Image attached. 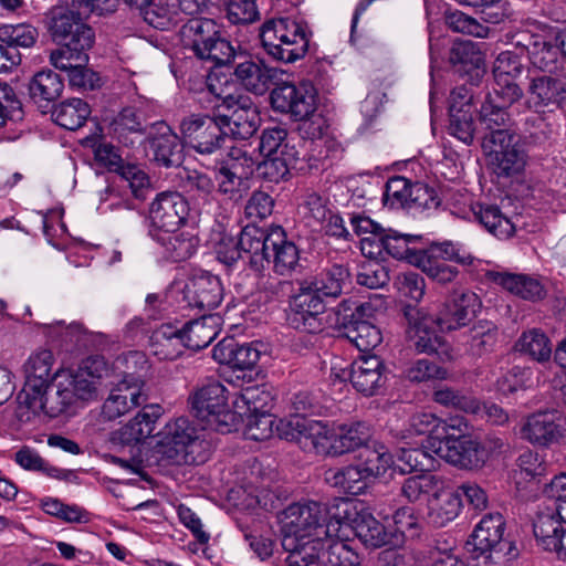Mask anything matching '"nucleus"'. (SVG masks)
Wrapping results in <instances>:
<instances>
[{
	"label": "nucleus",
	"instance_id": "f257e3e1",
	"mask_svg": "<svg viewBox=\"0 0 566 566\" xmlns=\"http://www.w3.org/2000/svg\"><path fill=\"white\" fill-rule=\"evenodd\" d=\"M327 505L315 502H297L289 505L280 517L282 547L293 551L301 542L323 544V539H333L335 523L327 524Z\"/></svg>",
	"mask_w": 566,
	"mask_h": 566
},
{
	"label": "nucleus",
	"instance_id": "f03ea898",
	"mask_svg": "<svg viewBox=\"0 0 566 566\" xmlns=\"http://www.w3.org/2000/svg\"><path fill=\"white\" fill-rule=\"evenodd\" d=\"M157 436V452L170 464L198 465L209 458V443L187 418L168 422Z\"/></svg>",
	"mask_w": 566,
	"mask_h": 566
},
{
	"label": "nucleus",
	"instance_id": "7ed1b4c3",
	"mask_svg": "<svg viewBox=\"0 0 566 566\" xmlns=\"http://www.w3.org/2000/svg\"><path fill=\"white\" fill-rule=\"evenodd\" d=\"M259 38L265 53L283 63L303 59L310 44L306 24L290 17L266 20L260 27Z\"/></svg>",
	"mask_w": 566,
	"mask_h": 566
},
{
	"label": "nucleus",
	"instance_id": "20e7f679",
	"mask_svg": "<svg viewBox=\"0 0 566 566\" xmlns=\"http://www.w3.org/2000/svg\"><path fill=\"white\" fill-rule=\"evenodd\" d=\"M179 35L184 48L210 62L211 67L226 65L235 55V49L222 36L220 27L212 19L191 18L180 28Z\"/></svg>",
	"mask_w": 566,
	"mask_h": 566
},
{
	"label": "nucleus",
	"instance_id": "39448f33",
	"mask_svg": "<svg viewBox=\"0 0 566 566\" xmlns=\"http://www.w3.org/2000/svg\"><path fill=\"white\" fill-rule=\"evenodd\" d=\"M504 530L505 521L500 513H489L481 518L467 542L473 566H505L511 544L503 537Z\"/></svg>",
	"mask_w": 566,
	"mask_h": 566
},
{
	"label": "nucleus",
	"instance_id": "423d86ee",
	"mask_svg": "<svg viewBox=\"0 0 566 566\" xmlns=\"http://www.w3.org/2000/svg\"><path fill=\"white\" fill-rule=\"evenodd\" d=\"M157 418V415L144 408L126 424L113 431L109 442L114 449L128 448L129 455H111V462L130 473L139 474L144 469L140 444L154 432Z\"/></svg>",
	"mask_w": 566,
	"mask_h": 566
},
{
	"label": "nucleus",
	"instance_id": "0eeeda50",
	"mask_svg": "<svg viewBox=\"0 0 566 566\" xmlns=\"http://www.w3.org/2000/svg\"><path fill=\"white\" fill-rule=\"evenodd\" d=\"M271 102L276 111L290 114L295 120L304 122L300 129L307 127L306 134L311 138L322 135L319 126L314 122H308L310 117L317 107V91L311 82H301L298 84L284 83L271 93Z\"/></svg>",
	"mask_w": 566,
	"mask_h": 566
},
{
	"label": "nucleus",
	"instance_id": "6e6552de",
	"mask_svg": "<svg viewBox=\"0 0 566 566\" xmlns=\"http://www.w3.org/2000/svg\"><path fill=\"white\" fill-rule=\"evenodd\" d=\"M518 139L516 133L507 130H497L483 137L482 148L497 177H514L524 170L526 156L518 148Z\"/></svg>",
	"mask_w": 566,
	"mask_h": 566
},
{
	"label": "nucleus",
	"instance_id": "1a4fd4ad",
	"mask_svg": "<svg viewBox=\"0 0 566 566\" xmlns=\"http://www.w3.org/2000/svg\"><path fill=\"white\" fill-rule=\"evenodd\" d=\"M226 391V387L220 381L211 380L189 397L195 417L219 431H229L228 420L233 417L229 410Z\"/></svg>",
	"mask_w": 566,
	"mask_h": 566
},
{
	"label": "nucleus",
	"instance_id": "9d476101",
	"mask_svg": "<svg viewBox=\"0 0 566 566\" xmlns=\"http://www.w3.org/2000/svg\"><path fill=\"white\" fill-rule=\"evenodd\" d=\"M403 316L407 321V337L418 353L436 354L447 360L453 358L450 347L436 334L437 324L426 308L406 305Z\"/></svg>",
	"mask_w": 566,
	"mask_h": 566
},
{
	"label": "nucleus",
	"instance_id": "9b49d317",
	"mask_svg": "<svg viewBox=\"0 0 566 566\" xmlns=\"http://www.w3.org/2000/svg\"><path fill=\"white\" fill-rule=\"evenodd\" d=\"M179 129L185 145L201 155L214 154L227 138L219 116L191 114L181 119Z\"/></svg>",
	"mask_w": 566,
	"mask_h": 566
},
{
	"label": "nucleus",
	"instance_id": "f8f14e48",
	"mask_svg": "<svg viewBox=\"0 0 566 566\" xmlns=\"http://www.w3.org/2000/svg\"><path fill=\"white\" fill-rule=\"evenodd\" d=\"M211 92L222 99L220 106L228 111L219 115L223 128H228L229 133L238 139L244 140L252 137L260 125L259 111L252 99L243 94L222 95L212 86Z\"/></svg>",
	"mask_w": 566,
	"mask_h": 566
},
{
	"label": "nucleus",
	"instance_id": "ddd939ff",
	"mask_svg": "<svg viewBox=\"0 0 566 566\" xmlns=\"http://www.w3.org/2000/svg\"><path fill=\"white\" fill-rule=\"evenodd\" d=\"M96 161L108 171L118 174L128 182V186L136 200H145L149 188L147 174L135 164H126L119 148L113 144L101 140L94 147Z\"/></svg>",
	"mask_w": 566,
	"mask_h": 566
},
{
	"label": "nucleus",
	"instance_id": "4468645a",
	"mask_svg": "<svg viewBox=\"0 0 566 566\" xmlns=\"http://www.w3.org/2000/svg\"><path fill=\"white\" fill-rule=\"evenodd\" d=\"M522 434L530 443L539 447L559 443L566 434V417L555 409L537 411L527 417Z\"/></svg>",
	"mask_w": 566,
	"mask_h": 566
},
{
	"label": "nucleus",
	"instance_id": "2eb2a0df",
	"mask_svg": "<svg viewBox=\"0 0 566 566\" xmlns=\"http://www.w3.org/2000/svg\"><path fill=\"white\" fill-rule=\"evenodd\" d=\"M431 447L434 455L463 469L480 468L485 460L484 448L467 437L436 439Z\"/></svg>",
	"mask_w": 566,
	"mask_h": 566
},
{
	"label": "nucleus",
	"instance_id": "dca6fc26",
	"mask_svg": "<svg viewBox=\"0 0 566 566\" xmlns=\"http://www.w3.org/2000/svg\"><path fill=\"white\" fill-rule=\"evenodd\" d=\"M481 306L479 296L468 290H454L439 313L433 316L441 332H452L465 326Z\"/></svg>",
	"mask_w": 566,
	"mask_h": 566
},
{
	"label": "nucleus",
	"instance_id": "f3484780",
	"mask_svg": "<svg viewBox=\"0 0 566 566\" xmlns=\"http://www.w3.org/2000/svg\"><path fill=\"white\" fill-rule=\"evenodd\" d=\"M339 377L348 378L353 387L365 396L378 394L387 380L385 365L376 355L358 357L348 369L342 370Z\"/></svg>",
	"mask_w": 566,
	"mask_h": 566
},
{
	"label": "nucleus",
	"instance_id": "a211bd4d",
	"mask_svg": "<svg viewBox=\"0 0 566 566\" xmlns=\"http://www.w3.org/2000/svg\"><path fill=\"white\" fill-rule=\"evenodd\" d=\"M112 387L102 406V416L115 420L146 403L148 395L143 385L127 381H111Z\"/></svg>",
	"mask_w": 566,
	"mask_h": 566
},
{
	"label": "nucleus",
	"instance_id": "6ab92c4d",
	"mask_svg": "<svg viewBox=\"0 0 566 566\" xmlns=\"http://www.w3.org/2000/svg\"><path fill=\"white\" fill-rule=\"evenodd\" d=\"M373 311L371 304L359 303L344 323L345 337L360 352H369L382 340L379 328L368 321Z\"/></svg>",
	"mask_w": 566,
	"mask_h": 566
},
{
	"label": "nucleus",
	"instance_id": "aec40b11",
	"mask_svg": "<svg viewBox=\"0 0 566 566\" xmlns=\"http://www.w3.org/2000/svg\"><path fill=\"white\" fill-rule=\"evenodd\" d=\"M224 290L219 276L202 272L192 276L185 286L184 300L191 308L210 312L223 300Z\"/></svg>",
	"mask_w": 566,
	"mask_h": 566
},
{
	"label": "nucleus",
	"instance_id": "412c9836",
	"mask_svg": "<svg viewBox=\"0 0 566 566\" xmlns=\"http://www.w3.org/2000/svg\"><path fill=\"white\" fill-rule=\"evenodd\" d=\"M153 159L157 165L179 167L185 158L184 140L166 124H158L157 134L148 138Z\"/></svg>",
	"mask_w": 566,
	"mask_h": 566
},
{
	"label": "nucleus",
	"instance_id": "4be33fe9",
	"mask_svg": "<svg viewBox=\"0 0 566 566\" xmlns=\"http://www.w3.org/2000/svg\"><path fill=\"white\" fill-rule=\"evenodd\" d=\"M269 240L270 230L253 223L247 224L240 232L238 245L242 253L248 254L250 266L255 271H261L271 263Z\"/></svg>",
	"mask_w": 566,
	"mask_h": 566
},
{
	"label": "nucleus",
	"instance_id": "5701e85b",
	"mask_svg": "<svg viewBox=\"0 0 566 566\" xmlns=\"http://www.w3.org/2000/svg\"><path fill=\"white\" fill-rule=\"evenodd\" d=\"M234 76L245 90L263 95L277 80L279 70L263 61L245 60L235 66Z\"/></svg>",
	"mask_w": 566,
	"mask_h": 566
},
{
	"label": "nucleus",
	"instance_id": "b1692460",
	"mask_svg": "<svg viewBox=\"0 0 566 566\" xmlns=\"http://www.w3.org/2000/svg\"><path fill=\"white\" fill-rule=\"evenodd\" d=\"M533 533L543 549L566 560V527L556 521L555 515H538L533 523Z\"/></svg>",
	"mask_w": 566,
	"mask_h": 566
},
{
	"label": "nucleus",
	"instance_id": "393cba45",
	"mask_svg": "<svg viewBox=\"0 0 566 566\" xmlns=\"http://www.w3.org/2000/svg\"><path fill=\"white\" fill-rule=\"evenodd\" d=\"M269 252L273 270L280 275L290 274L298 266L300 252L294 242L287 240L282 227L270 229Z\"/></svg>",
	"mask_w": 566,
	"mask_h": 566
},
{
	"label": "nucleus",
	"instance_id": "a878e982",
	"mask_svg": "<svg viewBox=\"0 0 566 566\" xmlns=\"http://www.w3.org/2000/svg\"><path fill=\"white\" fill-rule=\"evenodd\" d=\"M368 506L363 501L356 499H335L331 505L327 506V524H334L336 534L333 535V539H343L345 536L342 534L344 526L350 527L355 531L359 520L368 511ZM343 542V541H339Z\"/></svg>",
	"mask_w": 566,
	"mask_h": 566
},
{
	"label": "nucleus",
	"instance_id": "bb28decb",
	"mask_svg": "<svg viewBox=\"0 0 566 566\" xmlns=\"http://www.w3.org/2000/svg\"><path fill=\"white\" fill-rule=\"evenodd\" d=\"M369 426L361 421L343 423L331 430L329 453L340 455L367 443Z\"/></svg>",
	"mask_w": 566,
	"mask_h": 566
},
{
	"label": "nucleus",
	"instance_id": "cd10ccee",
	"mask_svg": "<svg viewBox=\"0 0 566 566\" xmlns=\"http://www.w3.org/2000/svg\"><path fill=\"white\" fill-rule=\"evenodd\" d=\"M461 509L460 493L448 490L446 485L428 502V523L434 527H444L459 516Z\"/></svg>",
	"mask_w": 566,
	"mask_h": 566
},
{
	"label": "nucleus",
	"instance_id": "c85d7f7f",
	"mask_svg": "<svg viewBox=\"0 0 566 566\" xmlns=\"http://www.w3.org/2000/svg\"><path fill=\"white\" fill-rule=\"evenodd\" d=\"M219 321L217 315H202L179 328L186 348L200 350L209 346L219 334Z\"/></svg>",
	"mask_w": 566,
	"mask_h": 566
},
{
	"label": "nucleus",
	"instance_id": "c756f323",
	"mask_svg": "<svg viewBox=\"0 0 566 566\" xmlns=\"http://www.w3.org/2000/svg\"><path fill=\"white\" fill-rule=\"evenodd\" d=\"M565 92L566 81L559 76H539L533 78L530 84L527 103L536 109L556 105Z\"/></svg>",
	"mask_w": 566,
	"mask_h": 566
},
{
	"label": "nucleus",
	"instance_id": "7c9ffc66",
	"mask_svg": "<svg viewBox=\"0 0 566 566\" xmlns=\"http://www.w3.org/2000/svg\"><path fill=\"white\" fill-rule=\"evenodd\" d=\"M145 133L144 123L135 107H124L109 123V134L124 146H133L136 136Z\"/></svg>",
	"mask_w": 566,
	"mask_h": 566
},
{
	"label": "nucleus",
	"instance_id": "2f4dec72",
	"mask_svg": "<svg viewBox=\"0 0 566 566\" xmlns=\"http://www.w3.org/2000/svg\"><path fill=\"white\" fill-rule=\"evenodd\" d=\"M149 369L147 357L144 353L132 350L123 354L113 361L112 371L118 381L137 382L146 389L145 376Z\"/></svg>",
	"mask_w": 566,
	"mask_h": 566
},
{
	"label": "nucleus",
	"instance_id": "473e14b6",
	"mask_svg": "<svg viewBox=\"0 0 566 566\" xmlns=\"http://www.w3.org/2000/svg\"><path fill=\"white\" fill-rule=\"evenodd\" d=\"M556 32L551 31L543 42H535L528 44L531 46V62L532 64L543 72L558 75L560 63H564L560 45L554 40L553 34Z\"/></svg>",
	"mask_w": 566,
	"mask_h": 566
},
{
	"label": "nucleus",
	"instance_id": "72a5a7b5",
	"mask_svg": "<svg viewBox=\"0 0 566 566\" xmlns=\"http://www.w3.org/2000/svg\"><path fill=\"white\" fill-rule=\"evenodd\" d=\"M273 396L264 386L243 388L233 400L234 412L240 417L270 412Z\"/></svg>",
	"mask_w": 566,
	"mask_h": 566
},
{
	"label": "nucleus",
	"instance_id": "f704fd0d",
	"mask_svg": "<svg viewBox=\"0 0 566 566\" xmlns=\"http://www.w3.org/2000/svg\"><path fill=\"white\" fill-rule=\"evenodd\" d=\"M446 480L437 474L421 473L409 476L403 480L400 494L410 503L424 500L427 496L434 494L446 486Z\"/></svg>",
	"mask_w": 566,
	"mask_h": 566
},
{
	"label": "nucleus",
	"instance_id": "c9c22d12",
	"mask_svg": "<svg viewBox=\"0 0 566 566\" xmlns=\"http://www.w3.org/2000/svg\"><path fill=\"white\" fill-rule=\"evenodd\" d=\"M493 280L512 294L524 300L538 301L545 296L543 284L537 279L527 275L495 273Z\"/></svg>",
	"mask_w": 566,
	"mask_h": 566
},
{
	"label": "nucleus",
	"instance_id": "e433bc0d",
	"mask_svg": "<svg viewBox=\"0 0 566 566\" xmlns=\"http://www.w3.org/2000/svg\"><path fill=\"white\" fill-rule=\"evenodd\" d=\"M497 327L489 321H480L464 335L465 352L474 357H481L491 352L496 343Z\"/></svg>",
	"mask_w": 566,
	"mask_h": 566
},
{
	"label": "nucleus",
	"instance_id": "4c0bfd02",
	"mask_svg": "<svg viewBox=\"0 0 566 566\" xmlns=\"http://www.w3.org/2000/svg\"><path fill=\"white\" fill-rule=\"evenodd\" d=\"M300 447L307 452L329 453L331 429L319 420L308 419L304 416L301 423Z\"/></svg>",
	"mask_w": 566,
	"mask_h": 566
},
{
	"label": "nucleus",
	"instance_id": "58836bf2",
	"mask_svg": "<svg viewBox=\"0 0 566 566\" xmlns=\"http://www.w3.org/2000/svg\"><path fill=\"white\" fill-rule=\"evenodd\" d=\"M515 350L522 355L528 356L531 359L545 363L552 357V345L546 334L538 329L532 328L521 334L514 346Z\"/></svg>",
	"mask_w": 566,
	"mask_h": 566
},
{
	"label": "nucleus",
	"instance_id": "ea45409f",
	"mask_svg": "<svg viewBox=\"0 0 566 566\" xmlns=\"http://www.w3.org/2000/svg\"><path fill=\"white\" fill-rule=\"evenodd\" d=\"M90 115V105L81 98H69L55 106L52 113L55 123L70 130L82 127Z\"/></svg>",
	"mask_w": 566,
	"mask_h": 566
},
{
	"label": "nucleus",
	"instance_id": "a19ab883",
	"mask_svg": "<svg viewBox=\"0 0 566 566\" xmlns=\"http://www.w3.org/2000/svg\"><path fill=\"white\" fill-rule=\"evenodd\" d=\"M154 354L160 359L172 360L186 348L180 329L171 325H163L153 334Z\"/></svg>",
	"mask_w": 566,
	"mask_h": 566
},
{
	"label": "nucleus",
	"instance_id": "79ce46f5",
	"mask_svg": "<svg viewBox=\"0 0 566 566\" xmlns=\"http://www.w3.org/2000/svg\"><path fill=\"white\" fill-rule=\"evenodd\" d=\"M316 291L326 297H338L343 290L349 285V271L340 264H333L324 269L310 282Z\"/></svg>",
	"mask_w": 566,
	"mask_h": 566
},
{
	"label": "nucleus",
	"instance_id": "37998d69",
	"mask_svg": "<svg viewBox=\"0 0 566 566\" xmlns=\"http://www.w3.org/2000/svg\"><path fill=\"white\" fill-rule=\"evenodd\" d=\"M63 87L64 84L59 74L53 71H41L30 82L29 92L35 103L45 102L48 105L60 97Z\"/></svg>",
	"mask_w": 566,
	"mask_h": 566
},
{
	"label": "nucleus",
	"instance_id": "c03bdc74",
	"mask_svg": "<svg viewBox=\"0 0 566 566\" xmlns=\"http://www.w3.org/2000/svg\"><path fill=\"white\" fill-rule=\"evenodd\" d=\"M507 107L494 102V98H486L481 105L479 120L488 135H493L497 130H507L509 133H516L514 123L507 113Z\"/></svg>",
	"mask_w": 566,
	"mask_h": 566
},
{
	"label": "nucleus",
	"instance_id": "a18cd8bd",
	"mask_svg": "<svg viewBox=\"0 0 566 566\" xmlns=\"http://www.w3.org/2000/svg\"><path fill=\"white\" fill-rule=\"evenodd\" d=\"M53 354L49 349H41L32 354L24 364L25 381L30 388L49 387Z\"/></svg>",
	"mask_w": 566,
	"mask_h": 566
},
{
	"label": "nucleus",
	"instance_id": "49530a36",
	"mask_svg": "<svg viewBox=\"0 0 566 566\" xmlns=\"http://www.w3.org/2000/svg\"><path fill=\"white\" fill-rule=\"evenodd\" d=\"M51 15L50 30L57 42H62L69 34L71 35L77 25H84L82 20L87 18V15H78L76 8H69L63 0L60 6L52 9Z\"/></svg>",
	"mask_w": 566,
	"mask_h": 566
},
{
	"label": "nucleus",
	"instance_id": "de8ad7c7",
	"mask_svg": "<svg viewBox=\"0 0 566 566\" xmlns=\"http://www.w3.org/2000/svg\"><path fill=\"white\" fill-rule=\"evenodd\" d=\"M422 234L402 233L394 229H388L380 241L385 250L396 259H406L410 264L412 255L419 253L410 244L422 240Z\"/></svg>",
	"mask_w": 566,
	"mask_h": 566
},
{
	"label": "nucleus",
	"instance_id": "09e8293b",
	"mask_svg": "<svg viewBox=\"0 0 566 566\" xmlns=\"http://www.w3.org/2000/svg\"><path fill=\"white\" fill-rule=\"evenodd\" d=\"M430 444L421 448L401 449L396 461V470L401 473L411 471H430L434 469V457Z\"/></svg>",
	"mask_w": 566,
	"mask_h": 566
},
{
	"label": "nucleus",
	"instance_id": "8fccbe9b",
	"mask_svg": "<svg viewBox=\"0 0 566 566\" xmlns=\"http://www.w3.org/2000/svg\"><path fill=\"white\" fill-rule=\"evenodd\" d=\"M449 60L454 71L460 74L475 72L478 75L483 64L481 53L471 41L455 43L451 49Z\"/></svg>",
	"mask_w": 566,
	"mask_h": 566
},
{
	"label": "nucleus",
	"instance_id": "3c124183",
	"mask_svg": "<svg viewBox=\"0 0 566 566\" xmlns=\"http://www.w3.org/2000/svg\"><path fill=\"white\" fill-rule=\"evenodd\" d=\"M370 478L365 472L363 465H348L333 473L328 481L332 485L339 488L345 493L353 495L361 494L367 488V479Z\"/></svg>",
	"mask_w": 566,
	"mask_h": 566
},
{
	"label": "nucleus",
	"instance_id": "603ef678",
	"mask_svg": "<svg viewBox=\"0 0 566 566\" xmlns=\"http://www.w3.org/2000/svg\"><path fill=\"white\" fill-rule=\"evenodd\" d=\"M355 535L367 547H381L389 543V533L368 510L356 525Z\"/></svg>",
	"mask_w": 566,
	"mask_h": 566
},
{
	"label": "nucleus",
	"instance_id": "864d4df0",
	"mask_svg": "<svg viewBox=\"0 0 566 566\" xmlns=\"http://www.w3.org/2000/svg\"><path fill=\"white\" fill-rule=\"evenodd\" d=\"M524 214H472L474 221L482 224L488 232L499 239L511 238L518 227Z\"/></svg>",
	"mask_w": 566,
	"mask_h": 566
},
{
	"label": "nucleus",
	"instance_id": "5fc2aeb1",
	"mask_svg": "<svg viewBox=\"0 0 566 566\" xmlns=\"http://www.w3.org/2000/svg\"><path fill=\"white\" fill-rule=\"evenodd\" d=\"M160 244L164 248L165 256L174 262H180L189 259L196 251L198 239L195 234L180 230L170 235Z\"/></svg>",
	"mask_w": 566,
	"mask_h": 566
},
{
	"label": "nucleus",
	"instance_id": "6e6d98bb",
	"mask_svg": "<svg viewBox=\"0 0 566 566\" xmlns=\"http://www.w3.org/2000/svg\"><path fill=\"white\" fill-rule=\"evenodd\" d=\"M296 160L297 151H290L287 155L264 156V159L258 164V171L268 181L279 182L287 176Z\"/></svg>",
	"mask_w": 566,
	"mask_h": 566
},
{
	"label": "nucleus",
	"instance_id": "4d7b16f0",
	"mask_svg": "<svg viewBox=\"0 0 566 566\" xmlns=\"http://www.w3.org/2000/svg\"><path fill=\"white\" fill-rule=\"evenodd\" d=\"M412 187L413 185L405 177L396 176L390 178L386 184L382 195L384 206L392 210L408 209Z\"/></svg>",
	"mask_w": 566,
	"mask_h": 566
},
{
	"label": "nucleus",
	"instance_id": "13d9d810",
	"mask_svg": "<svg viewBox=\"0 0 566 566\" xmlns=\"http://www.w3.org/2000/svg\"><path fill=\"white\" fill-rule=\"evenodd\" d=\"M448 424L431 412H419L409 420V431L411 434H428V444L432 450L431 442L436 439H443Z\"/></svg>",
	"mask_w": 566,
	"mask_h": 566
},
{
	"label": "nucleus",
	"instance_id": "bf43d9fd",
	"mask_svg": "<svg viewBox=\"0 0 566 566\" xmlns=\"http://www.w3.org/2000/svg\"><path fill=\"white\" fill-rule=\"evenodd\" d=\"M411 264L421 269L432 280L447 284L452 282L459 274L457 268L436 259H430V254L417 253L412 255Z\"/></svg>",
	"mask_w": 566,
	"mask_h": 566
},
{
	"label": "nucleus",
	"instance_id": "052dcab7",
	"mask_svg": "<svg viewBox=\"0 0 566 566\" xmlns=\"http://www.w3.org/2000/svg\"><path fill=\"white\" fill-rule=\"evenodd\" d=\"M94 41L95 34L93 29L84 24L77 25L74 32L60 43L63 48L74 53L76 63H87V51L93 46Z\"/></svg>",
	"mask_w": 566,
	"mask_h": 566
},
{
	"label": "nucleus",
	"instance_id": "680f3d73",
	"mask_svg": "<svg viewBox=\"0 0 566 566\" xmlns=\"http://www.w3.org/2000/svg\"><path fill=\"white\" fill-rule=\"evenodd\" d=\"M363 462L360 463L369 476H378L389 468L396 470V461L388 449L379 444L374 449L366 448L361 453Z\"/></svg>",
	"mask_w": 566,
	"mask_h": 566
},
{
	"label": "nucleus",
	"instance_id": "e2e57ef3",
	"mask_svg": "<svg viewBox=\"0 0 566 566\" xmlns=\"http://www.w3.org/2000/svg\"><path fill=\"white\" fill-rule=\"evenodd\" d=\"M145 222L149 234L160 243L180 231L185 218L180 214H149Z\"/></svg>",
	"mask_w": 566,
	"mask_h": 566
},
{
	"label": "nucleus",
	"instance_id": "0e129e2a",
	"mask_svg": "<svg viewBox=\"0 0 566 566\" xmlns=\"http://www.w3.org/2000/svg\"><path fill=\"white\" fill-rule=\"evenodd\" d=\"M433 400L442 406L452 407L469 413H478L482 409L475 398L465 396L446 386L434 390Z\"/></svg>",
	"mask_w": 566,
	"mask_h": 566
},
{
	"label": "nucleus",
	"instance_id": "69168bd1",
	"mask_svg": "<svg viewBox=\"0 0 566 566\" xmlns=\"http://www.w3.org/2000/svg\"><path fill=\"white\" fill-rule=\"evenodd\" d=\"M49 387L30 388L29 381H25L23 390L18 395L19 413L29 420L30 413L35 416L40 412L46 415V395Z\"/></svg>",
	"mask_w": 566,
	"mask_h": 566
},
{
	"label": "nucleus",
	"instance_id": "338daca9",
	"mask_svg": "<svg viewBox=\"0 0 566 566\" xmlns=\"http://www.w3.org/2000/svg\"><path fill=\"white\" fill-rule=\"evenodd\" d=\"M38 31L29 24H6L0 27V41L7 46L13 48H31L36 40Z\"/></svg>",
	"mask_w": 566,
	"mask_h": 566
},
{
	"label": "nucleus",
	"instance_id": "774afa93",
	"mask_svg": "<svg viewBox=\"0 0 566 566\" xmlns=\"http://www.w3.org/2000/svg\"><path fill=\"white\" fill-rule=\"evenodd\" d=\"M287 132L283 127H272L264 129L260 138L259 149L263 156L287 155L290 151H296L290 147Z\"/></svg>",
	"mask_w": 566,
	"mask_h": 566
}]
</instances>
